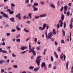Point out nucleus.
Returning <instances> with one entry per match:
<instances>
[{
    "instance_id": "nucleus-40",
    "label": "nucleus",
    "mask_w": 73,
    "mask_h": 73,
    "mask_svg": "<svg viewBox=\"0 0 73 73\" xmlns=\"http://www.w3.org/2000/svg\"><path fill=\"white\" fill-rule=\"evenodd\" d=\"M26 52V51H23L22 52H20V54H24V53H25Z\"/></svg>"
},
{
    "instance_id": "nucleus-21",
    "label": "nucleus",
    "mask_w": 73,
    "mask_h": 73,
    "mask_svg": "<svg viewBox=\"0 0 73 73\" xmlns=\"http://www.w3.org/2000/svg\"><path fill=\"white\" fill-rule=\"evenodd\" d=\"M54 55H55L56 58H58V55L57 54V52H54Z\"/></svg>"
},
{
    "instance_id": "nucleus-39",
    "label": "nucleus",
    "mask_w": 73,
    "mask_h": 73,
    "mask_svg": "<svg viewBox=\"0 0 73 73\" xmlns=\"http://www.w3.org/2000/svg\"><path fill=\"white\" fill-rule=\"evenodd\" d=\"M32 52L33 53L34 56H35V55H36V52H35V51L33 50Z\"/></svg>"
},
{
    "instance_id": "nucleus-20",
    "label": "nucleus",
    "mask_w": 73,
    "mask_h": 73,
    "mask_svg": "<svg viewBox=\"0 0 73 73\" xmlns=\"http://www.w3.org/2000/svg\"><path fill=\"white\" fill-rule=\"evenodd\" d=\"M64 11H67V10L68 9V6H65L64 7Z\"/></svg>"
},
{
    "instance_id": "nucleus-36",
    "label": "nucleus",
    "mask_w": 73,
    "mask_h": 73,
    "mask_svg": "<svg viewBox=\"0 0 73 73\" xmlns=\"http://www.w3.org/2000/svg\"><path fill=\"white\" fill-rule=\"evenodd\" d=\"M29 0H26L25 1V2L26 4H28V3H29Z\"/></svg>"
},
{
    "instance_id": "nucleus-52",
    "label": "nucleus",
    "mask_w": 73,
    "mask_h": 73,
    "mask_svg": "<svg viewBox=\"0 0 73 73\" xmlns=\"http://www.w3.org/2000/svg\"><path fill=\"white\" fill-rule=\"evenodd\" d=\"M51 40L52 42H53L54 41V39L53 38H51Z\"/></svg>"
},
{
    "instance_id": "nucleus-25",
    "label": "nucleus",
    "mask_w": 73,
    "mask_h": 73,
    "mask_svg": "<svg viewBox=\"0 0 73 73\" xmlns=\"http://www.w3.org/2000/svg\"><path fill=\"white\" fill-rule=\"evenodd\" d=\"M20 15H21V14H20V13H18L15 16V17H18L20 16Z\"/></svg>"
},
{
    "instance_id": "nucleus-61",
    "label": "nucleus",
    "mask_w": 73,
    "mask_h": 73,
    "mask_svg": "<svg viewBox=\"0 0 73 73\" xmlns=\"http://www.w3.org/2000/svg\"><path fill=\"white\" fill-rule=\"evenodd\" d=\"M3 50H2V48H0V53H1V52H2Z\"/></svg>"
},
{
    "instance_id": "nucleus-13",
    "label": "nucleus",
    "mask_w": 73,
    "mask_h": 73,
    "mask_svg": "<svg viewBox=\"0 0 73 73\" xmlns=\"http://www.w3.org/2000/svg\"><path fill=\"white\" fill-rule=\"evenodd\" d=\"M45 66V63L44 62H43L42 63L41 66L42 68H43V67Z\"/></svg>"
},
{
    "instance_id": "nucleus-28",
    "label": "nucleus",
    "mask_w": 73,
    "mask_h": 73,
    "mask_svg": "<svg viewBox=\"0 0 73 73\" xmlns=\"http://www.w3.org/2000/svg\"><path fill=\"white\" fill-rule=\"evenodd\" d=\"M53 35H55L56 34V31H55V29H53Z\"/></svg>"
},
{
    "instance_id": "nucleus-51",
    "label": "nucleus",
    "mask_w": 73,
    "mask_h": 73,
    "mask_svg": "<svg viewBox=\"0 0 73 73\" xmlns=\"http://www.w3.org/2000/svg\"><path fill=\"white\" fill-rule=\"evenodd\" d=\"M54 44L55 45H56V46L58 45V43L56 41L55 42Z\"/></svg>"
},
{
    "instance_id": "nucleus-16",
    "label": "nucleus",
    "mask_w": 73,
    "mask_h": 73,
    "mask_svg": "<svg viewBox=\"0 0 73 73\" xmlns=\"http://www.w3.org/2000/svg\"><path fill=\"white\" fill-rule=\"evenodd\" d=\"M44 29H45L43 27H39V30H41V31H44Z\"/></svg>"
},
{
    "instance_id": "nucleus-33",
    "label": "nucleus",
    "mask_w": 73,
    "mask_h": 73,
    "mask_svg": "<svg viewBox=\"0 0 73 73\" xmlns=\"http://www.w3.org/2000/svg\"><path fill=\"white\" fill-rule=\"evenodd\" d=\"M20 41V39L17 38L16 39V42H19Z\"/></svg>"
},
{
    "instance_id": "nucleus-41",
    "label": "nucleus",
    "mask_w": 73,
    "mask_h": 73,
    "mask_svg": "<svg viewBox=\"0 0 73 73\" xmlns=\"http://www.w3.org/2000/svg\"><path fill=\"white\" fill-rule=\"evenodd\" d=\"M2 52V53H7V51L3 50Z\"/></svg>"
},
{
    "instance_id": "nucleus-43",
    "label": "nucleus",
    "mask_w": 73,
    "mask_h": 73,
    "mask_svg": "<svg viewBox=\"0 0 73 73\" xmlns=\"http://www.w3.org/2000/svg\"><path fill=\"white\" fill-rule=\"evenodd\" d=\"M1 73H3V72H4V69H2L1 70Z\"/></svg>"
},
{
    "instance_id": "nucleus-12",
    "label": "nucleus",
    "mask_w": 73,
    "mask_h": 73,
    "mask_svg": "<svg viewBox=\"0 0 73 73\" xmlns=\"http://www.w3.org/2000/svg\"><path fill=\"white\" fill-rule=\"evenodd\" d=\"M28 16L30 19H32V13H30L28 14Z\"/></svg>"
},
{
    "instance_id": "nucleus-63",
    "label": "nucleus",
    "mask_w": 73,
    "mask_h": 73,
    "mask_svg": "<svg viewBox=\"0 0 73 73\" xmlns=\"http://www.w3.org/2000/svg\"><path fill=\"white\" fill-rule=\"evenodd\" d=\"M10 61V60H9V59H7V62L9 63V62Z\"/></svg>"
},
{
    "instance_id": "nucleus-35",
    "label": "nucleus",
    "mask_w": 73,
    "mask_h": 73,
    "mask_svg": "<svg viewBox=\"0 0 73 73\" xmlns=\"http://www.w3.org/2000/svg\"><path fill=\"white\" fill-rule=\"evenodd\" d=\"M70 41H72V37H71V36L72 35V33H70Z\"/></svg>"
},
{
    "instance_id": "nucleus-44",
    "label": "nucleus",
    "mask_w": 73,
    "mask_h": 73,
    "mask_svg": "<svg viewBox=\"0 0 73 73\" xmlns=\"http://www.w3.org/2000/svg\"><path fill=\"white\" fill-rule=\"evenodd\" d=\"M56 27L57 29H58V28H59V27H60V25L58 24L56 25Z\"/></svg>"
},
{
    "instance_id": "nucleus-17",
    "label": "nucleus",
    "mask_w": 73,
    "mask_h": 73,
    "mask_svg": "<svg viewBox=\"0 0 73 73\" xmlns=\"http://www.w3.org/2000/svg\"><path fill=\"white\" fill-rule=\"evenodd\" d=\"M16 29H17V30L19 31H21V29L20 28V27L19 26H16Z\"/></svg>"
},
{
    "instance_id": "nucleus-30",
    "label": "nucleus",
    "mask_w": 73,
    "mask_h": 73,
    "mask_svg": "<svg viewBox=\"0 0 73 73\" xmlns=\"http://www.w3.org/2000/svg\"><path fill=\"white\" fill-rule=\"evenodd\" d=\"M38 3H35L34 4V6H36L37 7V6H38Z\"/></svg>"
},
{
    "instance_id": "nucleus-58",
    "label": "nucleus",
    "mask_w": 73,
    "mask_h": 73,
    "mask_svg": "<svg viewBox=\"0 0 73 73\" xmlns=\"http://www.w3.org/2000/svg\"><path fill=\"white\" fill-rule=\"evenodd\" d=\"M5 42H3L2 44V45H5Z\"/></svg>"
},
{
    "instance_id": "nucleus-49",
    "label": "nucleus",
    "mask_w": 73,
    "mask_h": 73,
    "mask_svg": "<svg viewBox=\"0 0 73 73\" xmlns=\"http://www.w3.org/2000/svg\"><path fill=\"white\" fill-rule=\"evenodd\" d=\"M37 39L36 38H35V42H37Z\"/></svg>"
},
{
    "instance_id": "nucleus-11",
    "label": "nucleus",
    "mask_w": 73,
    "mask_h": 73,
    "mask_svg": "<svg viewBox=\"0 0 73 73\" xmlns=\"http://www.w3.org/2000/svg\"><path fill=\"white\" fill-rule=\"evenodd\" d=\"M46 16V15L45 14H43L39 15L40 17H44Z\"/></svg>"
},
{
    "instance_id": "nucleus-32",
    "label": "nucleus",
    "mask_w": 73,
    "mask_h": 73,
    "mask_svg": "<svg viewBox=\"0 0 73 73\" xmlns=\"http://www.w3.org/2000/svg\"><path fill=\"white\" fill-rule=\"evenodd\" d=\"M35 19H38L40 17V16H34Z\"/></svg>"
},
{
    "instance_id": "nucleus-2",
    "label": "nucleus",
    "mask_w": 73,
    "mask_h": 73,
    "mask_svg": "<svg viewBox=\"0 0 73 73\" xmlns=\"http://www.w3.org/2000/svg\"><path fill=\"white\" fill-rule=\"evenodd\" d=\"M63 57L64 58V61H65V58H66V56L65 55H64L63 52H62L60 55V58L62 61H63V60L62 59V58H63Z\"/></svg>"
},
{
    "instance_id": "nucleus-50",
    "label": "nucleus",
    "mask_w": 73,
    "mask_h": 73,
    "mask_svg": "<svg viewBox=\"0 0 73 73\" xmlns=\"http://www.w3.org/2000/svg\"><path fill=\"white\" fill-rule=\"evenodd\" d=\"M12 56H13V57H15L16 56V55L14 54V53H13L12 54Z\"/></svg>"
},
{
    "instance_id": "nucleus-48",
    "label": "nucleus",
    "mask_w": 73,
    "mask_h": 73,
    "mask_svg": "<svg viewBox=\"0 0 73 73\" xmlns=\"http://www.w3.org/2000/svg\"><path fill=\"white\" fill-rule=\"evenodd\" d=\"M69 26L70 29H72V27H73V25H70Z\"/></svg>"
},
{
    "instance_id": "nucleus-45",
    "label": "nucleus",
    "mask_w": 73,
    "mask_h": 73,
    "mask_svg": "<svg viewBox=\"0 0 73 73\" xmlns=\"http://www.w3.org/2000/svg\"><path fill=\"white\" fill-rule=\"evenodd\" d=\"M51 61H53L54 60L52 56L51 57Z\"/></svg>"
},
{
    "instance_id": "nucleus-47",
    "label": "nucleus",
    "mask_w": 73,
    "mask_h": 73,
    "mask_svg": "<svg viewBox=\"0 0 73 73\" xmlns=\"http://www.w3.org/2000/svg\"><path fill=\"white\" fill-rule=\"evenodd\" d=\"M66 14L67 16H69L70 15V12H69V11L67 12Z\"/></svg>"
},
{
    "instance_id": "nucleus-5",
    "label": "nucleus",
    "mask_w": 73,
    "mask_h": 73,
    "mask_svg": "<svg viewBox=\"0 0 73 73\" xmlns=\"http://www.w3.org/2000/svg\"><path fill=\"white\" fill-rule=\"evenodd\" d=\"M63 21H62L61 20H60L59 21L58 24L60 25V26L61 27H62V25H63Z\"/></svg>"
},
{
    "instance_id": "nucleus-14",
    "label": "nucleus",
    "mask_w": 73,
    "mask_h": 73,
    "mask_svg": "<svg viewBox=\"0 0 73 73\" xmlns=\"http://www.w3.org/2000/svg\"><path fill=\"white\" fill-rule=\"evenodd\" d=\"M3 17H8V16L5 13H4L3 14Z\"/></svg>"
},
{
    "instance_id": "nucleus-6",
    "label": "nucleus",
    "mask_w": 73,
    "mask_h": 73,
    "mask_svg": "<svg viewBox=\"0 0 73 73\" xmlns=\"http://www.w3.org/2000/svg\"><path fill=\"white\" fill-rule=\"evenodd\" d=\"M31 7L33 8V11H38V9L35 7V6L32 5H31Z\"/></svg>"
},
{
    "instance_id": "nucleus-1",
    "label": "nucleus",
    "mask_w": 73,
    "mask_h": 73,
    "mask_svg": "<svg viewBox=\"0 0 73 73\" xmlns=\"http://www.w3.org/2000/svg\"><path fill=\"white\" fill-rule=\"evenodd\" d=\"M46 37L47 40H49L53 36V32H50L48 33V35L47 34V31H46L45 32Z\"/></svg>"
},
{
    "instance_id": "nucleus-55",
    "label": "nucleus",
    "mask_w": 73,
    "mask_h": 73,
    "mask_svg": "<svg viewBox=\"0 0 73 73\" xmlns=\"http://www.w3.org/2000/svg\"><path fill=\"white\" fill-rule=\"evenodd\" d=\"M8 8H9L8 6H5L4 7V9H8Z\"/></svg>"
},
{
    "instance_id": "nucleus-3",
    "label": "nucleus",
    "mask_w": 73,
    "mask_h": 73,
    "mask_svg": "<svg viewBox=\"0 0 73 73\" xmlns=\"http://www.w3.org/2000/svg\"><path fill=\"white\" fill-rule=\"evenodd\" d=\"M29 53H31V52H32L33 50H34V49H35V48L33 47L31 48V43H29Z\"/></svg>"
},
{
    "instance_id": "nucleus-27",
    "label": "nucleus",
    "mask_w": 73,
    "mask_h": 73,
    "mask_svg": "<svg viewBox=\"0 0 73 73\" xmlns=\"http://www.w3.org/2000/svg\"><path fill=\"white\" fill-rule=\"evenodd\" d=\"M47 25L46 23H44L43 25V27L45 29L46 26Z\"/></svg>"
},
{
    "instance_id": "nucleus-8",
    "label": "nucleus",
    "mask_w": 73,
    "mask_h": 73,
    "mask_svg": "<svg viewBox=\"0 0 73 73\" xmlns=\"http://www.w3.org/2000/svg\"><path fill=\"white\" fill-rule=\"evenodd\" d=\"M50 7H51V8H52L53 9H55V5L53 4V3H51L49 5Z\"/></svg>"
},
{
    "instance_id": "nucleus-53",
    "label": "nucleus",
    "mask_w": 73,
    "mask_h": 73,
    "mask_svg": "<svg viewBox=\"0 0 73 73\" xmlns=\"http://www.w3.org/2000/svg\"><path fill=\"white\" fill-rule=\"evenodd\" d=\"M12 69V68H7V70L8 71H9V70H11Z\"/></svg>"
},
{
    "instance_id": "nucleus-24",
    "label": "nucleus",
    "mask_w": 73,
    "mask_h": 73,
    "mask_svg": "<svg viewBox=\"0 0 73 73\" xmlns=\"http://www.w3.org/2000/svg\"><path fill=\"white\" fill-rule=\"evenodd\" d=\"M5 62V61L4 60H0V64H2L3 63Z\"/></svg>"
},
{
    "instance_id": "nucleus-38",
    "label": "nucleus",
    "mask_w": 73,
    "mask_h": 73,
    "mask_svg": "<svg viewBox=\"0 0 73 73\" xmlns=\"http://www.w3.org/2000/svg\"><path fill=\"white\" fill-rule=\"evenodd\" d=\"M11 31L12 32H16V29H12L11 30Z\"/></svg>"
},
{
    "instance_id": "nucleus-31",
    "label": "nucleus",
    "mask_w": 73,
    "mask_h": 73,
    "mask_svg": "<svg viewBox=\"0 0 73 73\" xmlns=\"http://www.w3.org/2000/svg\"><path fill=\"white\" fill-rule=\"evenodd\" d=\"M17 65H14L13 66V68H17Z\"/></svg>"
},
{
    "instance_id": "nucleus-57",
    "label": "nucleus",
    "mask_w": 73,
    "mask_h": 73,
    "mask_svg": "<svg viewBox=\"0 0 73 73\" xmlns=\"http://www.w3.org/2000/svg\"><path fill=\"white\" fill-rule=\"evenodd\" d=\"M26 19V15H25L23 16V19L24 20H25V19Z\"/></svg>"
},
{
    "instance_id": "nucleus-64",
    "label": "nucleus",
    "mask_w": 73,
    "mask_h": 73,
    "mask_svg": "<svg viewBox=\"0 0 73 73\" xmlns=\"http://www.w3.org/2000/svg\"><path fill=\"white\" fill-rule=\"evenodd\" d=\"M2 41H3V42H4L5 41V39L4 38H3L2 40Z\"/></svg>"
},
{
    "instance_id": "nucleus-34",
    "label": "nucleus",
    "mask_w": 73,
    "mask_h": 73,
    "mask_svg": "<svg viewBox=\"0 0 73 73\" xmlns=\"http://www.w3.org/2000/svg\"><path fill=\"white\" fill-rule=\"evenodd\" d=\"M20 37V34H18L16 36V38H18L19 37Z\"/></svg>"
},
{
    "instance_id": "nucleus-56",
    "label": "nucleus",
    "mask_w": 73,
    "mask_h": 73,
    "mask_svg": "<svg viewBox=\"0 0 73 73\" xmlns=\"http://www.w3.org/2000/svg\"><path fill=\"white\" fill-rule=\"evenodd\" d=\"M60 47H59L58 48V52H60Z\"/></svg>"
},
{
    "instance_id": "nucleus-7",
    "label": "nucleus",
    "mask_w": 73,
    "mask_h": 73,
    "mask_svg": "<svg viewBox=\"0 0 73 73\" xmlns=\"http://www.w3.org/2000/svg\"><path fill=\"white\" fill-rule=\"evenodd\" d=\"M26 49H27V46H22L20 48V49L22 51Z\"/></svg>"
},
{
    "instance_id": "nucleus-46",
    "label": "nucleus",
    "mask_w": 73,
    "mask_h": 73,
    "mask_svg": "<svg viewBox=\"0 0 73 73\" xmlns=\"http://www.w3.org/2000/svg\"><path fill=\"white\" fill-rule=\"evenodd\" d=\"M63 24H64V28H65V27H66V23H65V22H64Z\"/></svg>"
},
{
    "instance_id": "nucleus-59",
    "label": "nucleus",
    "mask_w": 73,
    "mask_h": 73,
    "mask_svg": "<svg viewBox=\"0 0 73 73\" xmlns=\"http://www.w3.org/2000/svg\"><path fill=\"white\" fill-rule=\"evenodd\" d=\"M44 67V69H45V70H46V69H47V68L46 67V66H45Z\"/></svg>"
},
{
    "instance_id": "nucleus-19",
    "label": "nucleus",
    "mask_w": 73,
    "mask_h": 73,
    "mask_svg": "<svg viewBox=\"0 0 73 73\" xmlns=\"http://www.w3.org/2000/svg\"><path fill=\"white\" fill-rule=\"evenodd\" d=\"M62 35L63 36H64L65 35V31L64 29H62Z\"/></svg>"
},
{
    "instance_id": "nucleus-15",
    "label": "nucleus",
    "mask_w": 73,
    "mask_h": 73,
    "mask_svg": "<svg viewBox=\"0 0 73 73\" xmlns=\"http://www.w3.org/2000/svg\"><path fill=\"white\" fill-rule=\"evenodd\" d=\"M10 20L12 22H14L15 21V19L13 17H11L10 19Z\"/></svg>"
},
{
    "instance_id": "nucleus-10",
    "label": "nucleus",
    "mask_w": 73,
    "mask_h": 73,
    "mask_svg": "<svg viewBox=\"0 0 73 73\" xmlns=\"http://www.w3.org/2000/svg\"><path fill=\"white\" fill-rule=\"evenodd\" d=\"M11 9H12V10H14L13 7H15V5L14 3H11Z\"/></svg>"
},
{
    "instance_id": "nucleus-9",
    "label": "nucleus",
    "mask_w": 73,
    "mask_h": 73,
    "mask_svg": "<svg viewBox=\"0 0 73 73\" xmlns=\"http://www.w3.org/2000/svg\"><path fill=\"white\" fill-rule=\"evenodd\" d=\"M40 69V67H38L35 68L33 69V71L35 72H37Z\"/></svg>"
},
{
    "instance_id": "nucleus-37",
    "label": "nucleus",
    "mask_w": 73,
    "mask_h": 73,
    "mask_svg": "<svg viewBox=\"0 0 73 73\" xmlns=\"http://www.w3.org/2000/svg\"><path fill=\"white\" fill-rule=\"evenodd\" d=\"M11 35V33H7L6 34V36H9Z\"/></svg>"
},
{
    "instance_id": "nucleus-23",
    "label": "nucleus",
    "mask_w": 73,
    "mask_h": 73,
    "mask_svg": "<svg viewBox=\"0 0 73 73\" xmlns=\"http://www.w3.org/2000/svg\"><path fill=\"white\" fill-rule=\"evenodd\" d=\"M29 69L31 70L33 69H34V66H30L29 67Z\"/></svg>"
},
{
    "instance_id": "nucleus-42",
    "label": "nucleus",
    "mask_w": 73,
    "mask_h": 73,
    "mask_svg": "<svg viewBox=\"0 0 73 73\" xmlns=\"http://www.w3.org/2000/svg\"><path fill=\"white\" fill-rule=\"evenodd\" d=\"M61 42L62 44H65V42L64 41V40L63 39L61 41Z\"/></svg>"
},
{
    "instance_id": "nucleus-54",
    "label": "nucleus",
    "mask_w": 73,
    "mask_h": 73,
    "mask_svg": "<svg viewBox=\"0 0 73 73\" xmlns=\"http://www.w3.org/2000/svg\"><path fill=\"white\" fill-rule=\"evenodd\" d=\"M57 69V66H54V67L53 69H54V70L55 69Z\"/></svg>"
},
{
    "instance_id": "nucleus-18",
    "label": "nucleus",
    "mask_w": 73,
    "mask_h": 73,
    "mask_svg": "<svg viewBox=\"0 0 73 73\" xmlns=\"http://www.w3.org/2000/svg\"><path fill=\"white\" fill-rule=\"evenodd\" d=\"M23 30L24 31H25V32H27V33H29V31L27 30V28H26L24 29Z\"/></svg>"
},
{
    "instance_id": "nucleus-62",
    "label": "nucleus",
    "mask_w": 73,
    "mask_h": 73,
    "mask_svg": "<svg viewBox=\"0 0 73 73\" xmlns=\"http://www.w3.org/2000/svg\"><path fill=\"white\" fill-rule=\"evenodd\" d=\"M40 49V47H39L38 46L36 48V49L37 50H39Z\"/></svg>"
},
{
    "instance_id": "nucleus-60",
    "label": "nucleus",
    "mask_w": 73,
    "mask_h": 73,
    "mask_svg": "<svg viewBox=\"0 0 73 73\" xmlns=\"http://www.w3.org/2000/svg\"><path fill=\"white\" fill-rule=\"evenodd\" d=\"M27 23V24H31V21H27L26 22Z\"/></svg>"
},
{
    "instance_id": "nucleus-4",
    "label": "nucleus",
    "mask_w": 73,
    "mask_h": 73,
    "mask_svg": "<svg viewBox=\"0 0 73 73\" xmlns=\"http://www.w3.org/2000/svg\"><path fill=\"white\" fill-rule=\"evenodd\" d=\"M40 60H41V59L39 58L36 60V63L38 66H40Z\"/></svg>"
},
{
    "instance_id": "nucleus-26",
    "label": "nucleus",
    "mask_w": 73,
    "mask_h": 73,
    "mask_svg": "<svg viewBox=\"0 0 73 73\" xmlns=\"http://www.w3.org/2000/svg\"><path fill=\"white\" fill-rule=\"evenodd\" d=\"M61 19H62V21H63L64 20V15L63 14H62V16Z\"/></svg>"
},
{
    "instance_id": "nucleus-22",
    "label": "nucleus",
    "mask_w": 73,
    "mask_h": 73,
    "mask_svg": "<svg viewBox=\"0 0 73 73\" xmlns=\"http://www.w3.org/2000/svg\"><path fill=\"white\" fill-rule=\"evenodd\" d=\"M9 14H11V15H13L14 13V12L13 11H10L9 12Z\"/></svg>"
},
{
    "instance_id": "nucleus-29",
    "label": "nucleus",
    "mask_w": 73,
    "mask_h": 73,
    "mask_svg": "<svg viewBox=\"0 0 73 73\" xmlns=\"http://www.w3.org/2000/svg\"><path fill=\"white\" fill-rule=\"evenodd\" d=\"M69 62L68 61V62L67 63H66V66L67 70H68V65H69Z\"/></svg>"
}]
</instances>
